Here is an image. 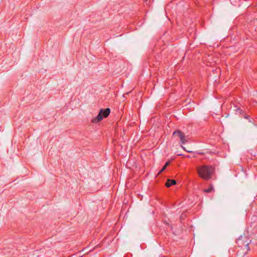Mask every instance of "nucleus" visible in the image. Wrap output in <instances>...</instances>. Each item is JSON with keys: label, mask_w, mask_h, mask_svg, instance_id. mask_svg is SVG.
<instances>
[{"label": "nucleus", "mask_w": 257, "mask_h": 257, "mask_svg": "<svg viewBox=\"0 0 257 257\" xmlns=\"http://www.w3.org/2000/svg\"><path fill=\"white\" fill-rule=\"evenodd\" d=\"M176 183V182L175 180L168 179L167 182L166 183V186L167 187H169L173 185H175Z\"/></svg>", "instance_id": "obj_4"}, {"label": "nucleus", "mask_w": 257, "mask_h": 257, "mask_svg": "<svg viewBox=\"0 0 257 257\" xmlns=\"http://www.w3.org/2000/svg\"><path fill=\"white\" fill-rule=\"evenodd\" d=\"M213 190V186L212 185H211L209 188L205 189L204 190V192H206V193H209V192H211Z\"/></svg>", "instance_id": "obj_5"}, {"label": "nucleus", "mask_w": 257, "mask_h": 257, "mask_svg": "<svg viewBox=\"0 0 257 257\" xmlns=\"http://www.w3.org/2000/svg\"><path fill=\"white\" fill-rule=\"evenodd\" d=\"M110 112V110L109 108L105 109H100L98 114L92 119L91 121L92 123H97L102 120L103 118L107 117Z\"/></svg>", "instance_id": "obj_2"}, {"label": "nucleus", "mask_w": 257, "mask_h": 257, "mask_svg": "<svg viewBox=\"0 0 257 257\" xmlns=\"http://www.w3.org/2000/svg\"><path fill=\"white\" fill-rule=\"evenodd\" d=\"M197 172L201 178L204 180H209L214 172V169L211 166H203L197 168Z\"/></svg>", "instance_id": "obj_1"}, {"label": "nucleus", "mask_w": 257, "mask_h": 257, "mask_svg": "<svg viewBox=\"0 0 257 257\" xmlns=\"http://www.w3.org/2000/svg\"><path fill=\"white\" fill-rule=\"evenodd\" d=\"M187 152H189V153L191 152V151H187Z\"/></svg>", "instance_id": "obj_8"}, {"label": "nucleus", "mask_w": 257, "mask_h": 257, "mask_svg": "<svg viewBox=\"0 0 257 257\" xmlns=\"http://www.w3.org/2000/svg\"><path fill=\"white\" fill-rule=\"evenodd\" d=\"M173 135V136H177L182 144H185L188 141V138L185 136L184 133L180 130H177L174 132Z\"/></svg>", "instance_id": "obj_3"}, {"label": "nucleus", "mask_w": 257, "mask_h": 257, "mask_svg": "<svg viewBox=\"0 0 257 257\" xmlns=\"http://www.w3.org/2000/svg\"><path fill=\"white\" fill-rule=\"evenodd\" d=\"M146 2H147L148 0H145Z\"/></svg>", "instance_id": "obj_9"}, {"label": "nucleus", "mask_w": 257, "mask_h": 257, "mask_svg": "<svg viewBox=\"0 0 257 257\" xmlns=\"http://www.w3.org/2000/svg\"><path fill=\"white\" fill-rule=\"evenodd\" d=\"M166 167L164 166L162 169L161 170V171H160V173L163 172L165 169H166Z\"/></svg>", "instance_id": "obj_6"}, {"label": "nucleus", "mask_w": 257, "mask_h": 257, "mask_svg": "<svg viewBox=\"0 0 257 257\" xmlns=\"http://www.w3.org/2000/svg\"><path fill=\"white\" fill-rule=\"evenodd\" d=\"M169 165V162H167L165 163V164L164 166H165V167H167Z\"/></svg>", "instance_id": "obj_7"}]
</instances>
